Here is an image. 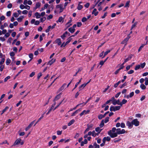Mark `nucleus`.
I'll list each match as a JSON object with an SVG mask.
<instances>
[{"instance_id": "obj_26", "label": "nucleus", "mask_w": 148, "mask_h": 148, "mask_svg": "<svg viewBox=\"0 0 148 148\" xmlns=\"http://www.w3.org/2000/svg\"><path fill=\"white\" fill-rule=\"evenodd\" d=\"M104 120L103 119L102 120L101 123L99 125V126L101 128L103 127L104 125Z\"/></svg>"}, {"instance_id": "obj_51", "label": "nucleus", "mask_w": 148, "mask_h": 148, "mask_svg": "<svg viewBox=\"0 0 148 148\" xmlns=\"http://www.w3.org/2000/svg\"><path fill=\"white\" fill-rule=\"evenodd\" d=\"M129 3H130V1H127V2L126 3L125 5V7H127L129 6Z\"/></svg>"}, {"instance_id": "obj_10", "label": "nucleus", "mask_w": 148, "mask_h": 148, "mask_svg": "<svg viewBox=\"0 0 148 148\" xmlns=\"http://www.w3.org/2000/svg\"><path fill=\"white\" fill-rule=\"evenodd\" d=\"M55 42L56 43L58 44L59 45H61L62 43L61 39L60 38L57 39L55 40Z\"/></svg>"}, {"instance_id": "obj_7", "label": "nucleus", "mask_w": 148, "mask_h": 148, "mask_svg": "<svg viewBox=\"0 0 148 148\" xmlns=\"http://www.w3.org/2000/svg\"><path fill=\"white\" fill-rule=\"evenodd\" d=\"M130 36L129 35H128L127 37L123 40L121 42L123 44H126L129 39L130 38Z\"/></svg>"}, {"instance_id": "obj_64", "label": "nucleus", "mask_w": 148, "mask_h": 148, "mask_svg": "<svg viewBox=\"0 0 148 148\" xmlns=\"http://www.w3.org/2000/svg\"><path fill=\"white\" fill-rule=\"evenodd\" d=\"M145 98V95H143L140 99V100L141 101H143Z\"/></svg>"}, {"instance_id": "obj_49", "label": "nucleus", "mask_w": 148, "mask_h": 148, "mask_svg": "<svg viewBox=\"0 0 148 148\" xmlns=\"http://www.w3.org/2000/svg\"><path fill=\"white\" fill-rule=\"evenodd\" d=\"M10 76H8L7 77H5L4 79V82H6L7 81L8 79H10Z\"/></svg>"}, {"instance_id": "obj_15", "label": "nucleus", "mask_w": 148, "mask_h": 148, "mask_svg": "<svg viewBox=\"0 0 148 148\" xmlns=\"http://www.w3.org/2000/svg\"><path fill=\"white\" fill-rule=\"evenodd\" d=\"M96 11H97L96 9V8L94 9L93 11L92 12V14H94L95 16H97L98 13V12H96Z\"/></svg>"}, {"instance_id": "obj_43", "label": "nucleus", "mask_w": 148, "mask_h": 148, "mask_svg": "<svg viewBox=\"0 0 148 148\" xmlns=\"http://www.w3.org/2000/svg\"><path fill=\"white\" fill-rule=\"evenodd\" d=\"M43 118V116H41L38 120L36 122V123L34 125V126H35L36 124L38 122H39L41 119H42Z\"/></svg>"}, {"instance_id": "obj_31", "label": "nucleus", "mask_w": 148, "mask_h": 148, "mask_svg": "<svg viewBox=\"0 0 148 148\" xmlns=\"http://www.w3.org/2000/svg\"><path fill=\"white\" fill-rule=\"evenodd\" d=\"M86 85V84H85V83L79 86V89L83 88Z\"/></svg>"}, {"instance_id": "obj_40", "label": "nucleus", "mask_w": 148, "mask_h": 148, "mask_svg": "<svg viewBox=\"0 0 148 148\" xmlns=\"http://www.w3.org/2000/svg\"><path fill=\"white\" fill-rule=\"evenodd\" d=\"M70 38L71 37H70L67 39V41L66 42V44H68L72 40V38Z\"/></svg>"}, {"instance_id": "obj_47", "label": "nucleus", "mask_w": 148, "mask_h": 148, "mask_svg": "<svg viewBox=\"0 0 148 148\" xmlns=\"http://www.w3.org/2000/svg\"><path fill=\"white\" fill-rule=\"evenodd\" d=\"M42 74L41 73H38L37 76V78L39 79L40 77L42 76Z\"/></svg>"}, {"instance_id": "obj_14", "label": "nucleus", "mask_w": 148, "mask_h": 148, "mask_svg": "<svg viewBox=\"0 0 148 148\" xmlns=\"http://www.w3.org/2000/svg\"><path fill=\"white\" fill-rule=\"evenodd\" d=\"M68 30L71 33H73L75 31V29L74 28L71 27L69 28Z\"/></svg>"}, {"instance_id": "obj_18", "label": "nucleus", "mask_w": 148, "mask_h": 148, "mask_svg": "<svg viewBox=\"0 0 148 148\" xmlns=\"http://www.w3.org/2000/svg\"><path fill=\"white\" fill-rule=\"evenodd\" d=\"M60 94H61V93H60V94H59L58 95H57L55 97V98L54 99L53 101H56L58 100L59 99H60Z\"/></svg>"}, {"instance_id": "obj_54", "label": "nucleus", "mask_w": 148, "mask_h": 148, "mask_svg": "<svg viewBox=\"0 0 148 148\" xmlns=\"http://www.w3.org/2000/svg\"><path fill=\"white\" fill-rule=\"evenodd\" d=\"M87 20V19L85 17H84L82 19V22H85V21H86Z\"/></svg>"}, {"instance_id": "obj_30", "label": "nucleus", "mask_w": 148, "mask_h": 148, "mask_svg": "<svg viewBox=\"0 0 148 148\" xmlns=\"http://www.w3.org/2000/svg\"><path fill=\"white\" fill-rule=\"evenodd\" d=\"M82 69V68H79L78 69V70L77 71V72L75 74L73 75L74 76H75L77 75V73H79V72L81 71Z\"/></svg>"}, {"instance_id": "obj_20", "label": "nucleus", "mask_w": 148, "mask_h": 148, "mask_svg": "<svg viewBox=\"0 0 148 148\" xmlns=\"http://www.w3.org/2000/svg\"><path fill=\"white\" fill-rule=\"evenodd\" d=\"M75 122V120L73 119L71 120L68 124V126H70L73 124Z\"/></svg>"}, {"instance_id": "obj_22", "label": "nucleus", "mask_w": 148, "mask_h": 148, "mask_svg": "<svg viewBox=\"0 0 148 148\" xmlns=\"http://www.w3.org/2000/svg\"><path fill=\"white\" fill-rule=\"evenodd\" d=\"M82 79V78H81L80 79V80H79V81L78 82H77L76 83V84L75 85V87L73 88V89L72 90V91L73 90L77 87V86L81 82V80Z\"/></svg>"}, {"instance_id": "obj_2", "label": "nucleus", "mask_w": 148, "mask_h": 148, "mask_svg": "<svg viewBox=\"0 0 148 148\" xmlns=\"http://www.w3.org/2000/svg\"><path fill=\"white\" fill-rule=\"evenodd\" d=\"M120 108L121 106H111L110 108V110L111 111H116L119 110L120 109Z\"/></svg>"}, {"instance_id": "obj_13", "label": "nucleus", "mask_w": 148, "mask_h": 148, "mask_svg": "<svg viewBox=\"0 0 148 148\" xmlns=\"http://www.w3.org/2000/svg\"><path fill=\"white\" fill-rule=\"evenodd\" d=\"M111 139L110 138L109 136H107L106 137H104L103 140H105V141L106 142V141H109Z\"/></svg>"}, {"instance_id": "obj_12", "label": "nucleus", "mask_w": 148, "mask_h": 148, "mask_svg": "<svg viewBox=\"0 0 148 148\" xmlns=\"http://www.w3.org/2000/svg\"><path fill=\"white\" fill-rule=\"evenodd\" d=\"M66 84L65 83H64L63 84V85L59 89L58 91L60 92V91H61L62 90H63L64 87L66 86Z\"/></svg>"}, {"instance_id": "obj_23", "label": "nucleus", "mask_w": 148, "mask_h": 148, "mask_svg": "<svg viewBox=\"0 0 148 148\" xmlns=\"http://www.w3.org/2000/svg\"><path fill=\"white\" fill-rule=\"evenodd\" d=\"M102 129H101L99 127H98L95 128V131L98 132L99 133H100Z\"/></svg>"}, {"instance_id": "obj_8", "label": "nucleus", "mask_w": 148, "mask_h": 148, "mask_svg": "<svg viewBox=\"0 0 148 148\" xmlns=\"http://www.w3.org/2000/svg\"><path fill=\"white\" fill-rule=\"evenodd\" d=\"M120 100L119 99L116 100H115L114 101H113V103H112V104L114 105H116V104H117L119 105H120Z\"/></svg>"}, {"instance_id": "obj_61", "label": "nucleus", "mask_w": 148, "mask_h": 148, "mask_svg": "<svg viewBox=\"0 0 148 148\" xmlns=\"http://www.w3.org/2000/svg\"><path fill=\"white\" fill-rule=\"evenodd\" d=\"M10 36V34L8 32L6 33L5 35V36L6 38H8Z\"/></svg>"}, {"instance_id": "obj_16", "label": "nucleus", "mask_w": 148, "mask_h": 148, "mask_svg": "<svg viewBox=\"0 0 148 148\" xmlns=\"http://www.w3.org/2000/svg\"><path fill=\"white\" fill-rule=\"evenodd\" d=\"M89 112V110H87L86 111L85 110H84L80 114V116H82L84 114H86L88 112Z\"/></svg>"}, {"instance_id": "obj_38", "label": "nucleus", "mask_w": 148, "mask_h": 148, "mask_svg": "<svg viewBox=\"0 0 148 148\" xmlns=\"http://www.w3.org/2000/svg\"><path fill=\"white\" fill-rule=\"evenodd\" d=\"M104 117L103 116V115L102 114H100L98 116V118L100 120L102 119V118Z\"/></svg>"}, {"instance_id": "obj_37", "label": "nucleus", "mask_w": 148, "mask_h": 148, "mask_svg": "<svg viewBox=\"0 0 148 148\" xmlns=\"http://www.w3.org/2000/svg\"><path fill=\"white\" fill-rule=\"evenodd\" d=\"M83 8V6L82 5L80 4H78V6L77 7V9L79 10H81Z\"/></svg>"}, {"instance_id": "obj_17", "label": "nucleus", "mask_w": 148, "mask_h": 148, "mask_svg": "<svg viewBox=\"0 0 148 148\" xmlns=\"http://www.w3.org/2000/svg\"><path fill=\"white\" fill-rule=\"evenodd\" d=\"M133 125V124L132 123V122H130L129 121H127V125L129 127H130V128L132 127Z\"/></svg>"}, {"instance_id": "obj_42", "label": "nucleus", "mask_w": 148, "mask_h": 148, "mask_svg": "<svg viewBox=\"0 0 148 148\" xmlns=\"http://www.w3.org/2000/svg\"><path fill=\"white\" fill-rule=\"evenodd\" d=\"M5 60L4 58L2 59L1 61L0 62V65H2V64L4 63Z\"/></svg>"}, {"instance_id": "obj_39", "label": "nucleus", "mask_w": 148, "mask_h": 148, "mask_svg": "<svg viewBox=\"0 0 148 148\" xmlns=\"http://www.w3.org/2000/svg\"><path fill=\"white\" fill-rule=\"evenodd\" d=\"M109 118L108 117H106L105 120H104V123H106L109 121Z\"/></svg>"}, {"instance_id": "obj_45", "label": "nucleus", "mask_w": 148, "mask_h": 148, "mask_svg": "<svg viewBox=\"0 0 148 148\" xmlns=\"http://www.w3.org/2000/svg\"><path fill=\"white\" fill-rule=\"evenodd\" d=\"M40 6V3H36V8H37L39 7Z\"/></svg>"}, {"instance_id": "obj_34", "label": "nucleus", "mask_w": 148, "mask_h": 148, "mask_svg": "<svg viewBox=\"0 0 148 148\" xmlns=\"http://www.w3.org/2000/svg\"><path fill=\"white\" fill-rule=\"evenodd\" d=\"M145 85L147 86L148 85V78L145 77Z\"/></svg>"}, {"instance_id": "obj_50", "label": "nucleus", "mask_w": 148, "mask_h": 148, "mask_svg": "<svg viewBox=\"0 0 148 148\" xmlns=\"http://www.w3.org/2000/svg\"><path fill=\"white\" fill-rule=\"evenodd\" d=\"M46 19V17H44L42 18H41L40 19L41 22L43 23Z\"/></svg>"}, {"instance_id": "obj_48", "label": "nucleus", "mask_w": 148, "mask_h": 148, "mask_svg": "<svg viewBox=\"0 0 148 148\" xmlns=\"http://www.w3.org/2000/svg\"><path fill=\"white\" fill-rule=\"evenodd\" d=\"M12 38L11 37L9 38L7 42L11 43V41L12 40Z\"/></svg>"}, {"instance_id": "obj_35", "label": "nucleus", "mask_w": 148, "mask_h": 148, "mask_svg": "<svg viewBox=\"0 0 148 148\" xmlns=\"http://www.w3.org/2000/svg\"><path fill=\"white\" fill-rule=\"evenodd\" d=\"M110 50H108V51L105 52L104 53V55L102 58H104L108 53H110Z\"/></svg>"}, {"instance_id": "obj_62", "label": "nucleus", "mask_w": 148, "mask_h": 148, "mask_svg": "<svg viewBox=\"0 0 148 148\" xmlns=\"http://www.w3.org/2000/svg\"><path fill=\"white\" fill-rule=\"evenodd\" d=\"M35 74V73L34 72H32L31 73L29 77H33Z\"/></svg>"}, {"instance_id": "obj_5", "label": "nucleus", "mask_w": 148, "mask_h": 148, "mask_svg": "<svg viewBox=\"0 0 148 148\" xmlns=\"http://www.w3.org/2000/svg\"><path fill=\"white\" fill-rule=\"evenodd\" d=\"M132 123L136 126H138L139 125V122L137 119H134L132 121Z\"/></svg>"}, {"instance_id": "obj_52", "label": "nucleus", "mask_w": 148, "mask_h": 148, "mask_svg": "<svg viewBox=\"0 0 148 148\" xmlns=\"http://www.w3.org/2000/svg\"><path fill=\"white\" fill-rule=\"evenodd\" d=\"M13 15L14 17H17L19 16V15L17 13H15L13 14Z\"/></svg>"}, {"instance_id": "obj_33", "label": "nucleus", "mask_w": 148, "mask_h": 148, "mask_svg": "<svg viewBox=\"0 0 148 148\" xmlns=\"http://www.w3.org/2000/svg\"><path fill=\"white\" fill-rule=\"evenodd\" d=\"M63 19V17L62 16H60L59 17L58 20L56 21V22L57 23L58 22H60L62 21Z\"/></svg>"}, {"instance_id": "obj_11", "label": "nucleus", "mask_w": 148, "mask_h": 148, "mask_svg": "<svg viewBox=\"0 0 148 148\" xmlns=\"http://www.w3.org/2000/svg\"><path fill=\"white\" fill-rule=\"evenodd\" d=\"M55 60L56 59H52L51 60L49 61L48 62L47 64H49L50 65H51L55 62Z\"/></svg>"}, {"instance_id": "obj_46", "label": "nucleus", "mask_w": 148, "mask_h": 148, "mask_svg": "<svg viewBox=\"0 0 148 148\" xmlns=\"http://www.w3.org/2000/svg\"><path fill=\"white\" fill-rule=\"evenodd\" d=\"M122 69V68H119L118 69L116 70L114 72V74L116 75L119 72V71L121 70Z\"/></svg>"}, {"instance_id": "obj_6", "label": "nucleus", "mask_w": 148, "mask_h": 148, "mask_svg": "<svg viewBox=\"0 0 148 148\" xmlns=\"http://www.w3.org/2000/svg\"><path fill=\"white\" fill-rule=\"evenodd\" d=\"M63 7V5L62 4H59L57 5L56 6V8H59L60 10V13H61L62 12L63 10V8H62Z\"/></svg>"}, {"instance_id": "obj_21", "label": "nucleus", "mask_w": 148, "mask_h": 148, "mask_svg": "<svg viewBox=\"0 0 148 148\" xmlns=\"http://www.w3.org/2000/svg\"><path fill=\"white\" fill-rule=\"evenodd\" d=\"M35 15L37 18H40V14L38 12H36L35 14Z\"/></svg>"}, {"instance_id": "obj_56", "label": "nucleus", "mask_w": 148, "mask_h": 148, "mask_svg": "<svg viewBox=\"0 0 148 148\" xmlns=\"http://www.w3.org/2000/svg\"><path fill=\"white\" fill-rule=\"evenodd\" d=\"M53 15L52 14H50L47 17V19L49 20L50 19H51L53 18Z\"/></svg>"}, {"instance_id": "obj_36", "label": "nucleus", "mask_w": 148, "mask_h": 148, "mask_svg": "<svg viewBox=\"0 0 148 148\" xmlns=\"http://www.w3.org/2000/svg\"><path fill=\"white\" fill-rule=\"evenodd\" d=\"M10 60L9 58H8L6 62V64L7 65H9L10 62Z\"/></svg>"}, {"instance_id": "obj_19", "label": "nucleus", "mask_w": 148, "mask_h": 148, "mask_svg": "<svg viewBox=\"0 0 148 148\" xmlns=\"http://www.w3.org/2000/svg\"><path fill=\"white\" fill-rule=\"evenodd\" d=\"M132 57V55H130L127 58L125 59V62H127V61L129 60H130L131 59Z\"/></svg>"}, {"instance_id": "obj_44", "label": "nucleus", "mask_w": 148, "mask_h": 148, "mask_svg": "<svg viewBox=\"0 0 148 148\" xmlns=\"http://www.w3.org/2000/svg\"><path fill=\"white\" fill-rule=\"evenodd\" d=\"M145 45L144 43L141 44V45L139 47V51L142 49Z\"/></svg>"}, {"instance_id": "obj_57", "label": "nucleus", "mask_w": 148, "mask_h": 148, "mask_svg": "<svg viewBox=\"0 0 148 148\" xmlns=\"http://www.w3.org/2000/svg\"><path fill=\"white\" fill-rule=\"evenodd\" d=\"M79 31H77L75 32V33L74 34V35H73L71 36H70V37H74V36H75L79 33Z\"/></svg>"}, {"instance_id": "obj_9", "label": "nucleus", "mask_w": 148, "mask_h": 148, "mask_svg": "<svg viewBox=\"0 0 148 148\" xmlns=\"http://www.w3.org/2000/svg\"><path fill=\"white\" fill-rule=\"evenodd\" d=\"M82 109L80 108L79 109H78L76 110L75 111L73 114L71 115L72 116H75L76 114H77L78 112L81 111Z\"/></svg>"}, {"instance_id": "obj_58", "label": "nucleus", "mask_w": 148, "mask_h": 148, "mask_svg": "<svg viewBox=\"0 0 148 148\" xmlns=\"http://www.w3.org/2000/svg\"><path fill=\"white\" fill-rule=\"evenodd\" d=\"M29 57L31 58V59H32L33 58V53L29 54Z\"/></svg>"}, {"instance_id": "obj_55", "label": "nucleus", "mask_w": 148, "mask_h": 148, "mask_svg": "<svg viewBox=\"0 0 148 148\" xmlns=\"http://www.w3.org/2000/svg\"><path fill=\"white\" fill-rule=\"evenodd\" d=\"M82 25V23L79 22L77 23V25L78 27H80Z\"/></svg>"}, {"instance_id": "obj_29", "label": "nucleus", "mask_w": 148, "mask_h": 148, "mask_svg": "<svg viewBox=\"0 0 148 148\" xmlns=\"http://www.w3.org/2000/svg\"><path fill=\"white\" fill-rule=\"evenodd\" d=\"M116 133L117 134H120L121 133V130L120 128H118L116 129Z\"/></svg>"}, {"instance_id": "obj_4", "label": "nucleus", "mask_w": 148, "mask_h": 148, "mask_svg": "<svg viewBox=\"0 0 148 148\" xmlns=\"http://www.w3.org/2000/svg\"><path fill=\"white\" fill-rule=\"evenodd\" d=\"M87 128L85 130L84 132V133L86 134L87 132L89 131L90 130H91V128L93 126V125L92 124L90 125H87Z\"/></svg>"}, {"instance_id": "obj_27", "label": "nucleus", "mask_w": 148, "mask_h": 148, "mask_svg": "<svg viewBox=\"0 0 148 148\" xmlns=\"http://www.w3.org/2000/svg\"><path fill=\"white\" fill-rule=\"evenodd\" d=\"M140 87L142 90H144L146 88V86L144 85V84H142L140 85Z\"/></svg>"}, {"instance_id": "obj_1", "label": "nucleus", "mask_w": 148, "mask_h": 148, "mask_svg": "<svg viewBox=\"0 0 148 148\" xmlns=\"http://www.w3.org/2000/svg\"><path fill=\"white\" fill-rule=\"evenodd\" d=\"M20 144L21 145H22L24 144V142L23 141H21V139L18 138L17 139L14 143L13 144L14 146H15L16 145H18Z\"/></svg>"}, {"instance_id": "obj_41", "label": "nucleus", "mask_w": 148, "mask_h": 148, "mask_svg": "<svg viewBox=\"0 0 148 148\" xmlns=\"http://www.w3.org/2000/svg\"><path fill=\"white\" fill-rule=\"evenodd\" d=\"M64 100H63L58 105H57L53 109V110H55V109H56L57 108H58L59 106L63 102V101Z\"/></svg>"}, {"instance_id": "obj_60", "label": "nucleus", "mask_w": 148, "mask_h": 148, "mask_svg": "<svg viewBox=\"0 0 148 148\" xmlns=\"http://www.w3.org/2000/svg\"><path fill=\"white\" fill-rule=\"evenodd\" d=\"M9 108V107L8 106H6L5 107L4 109L3 110V113H4L7 110H8Z\"/></svg>"}, {"instance_id": "obj_32", "label": "nucleus", "mask_w": 148, "mask_h": 148, "mask_svg": "<svg viewBox=\"0 0 148 148\" xmlns=\"http://www.w3.org/2000/svg\"><path fill=\"white\" fill-rule=\"evenodd\" d=\"M93 146H94L95 148H99V145H97L96 142L94 143Z\"/></svg>"}, {"instance_id": "obj_25", "label": "nucleus", "mask_w": 148, "mask_h": 148, "mask_svg": "<svg viewBox=\"0 0 148 148\" xmlns=\"http://www.w3.org/2000/svg\"><path fill=\"white\" fill-rule=\"evenodd\" d=\"M127 100L123 99L122 100V102L120 103V105L121 106L123 104H125L127 102Z\"/></svg>"}, {"instance_id": "obj_28", "label": "nucleus", "mask_w": 148, "mask_h": 148, "mask_svg": "<svg viewBox=\"0 0 148 148\" xmlns=\"http://www.w3.org/2000/svg\"><path fill=\"white\" fill-rule=\"evenodd\" d=\"M146 63L145 62H144L143 63H141L140 65H139V68L140 67L142 68H143L145 66Z\"/></svg>"}, {"instance_id": "obj_59", "label": "nucleus", "mask_w": 148, "mask_h": 148, "mask_svg": "<svg viewBox=\"0 0 148 148\" xmlns=\"http://www.w3.org/2000/svg\"><path fill=\"white\" fill-rule=\"evenodd\" d=\"M121 126L122 128H124L125 127V125L124 123H122L121 124Z\"/></svg>"}, {"instance_id": "obj_53", "label": "nucleus", "mask_w": 148, "mask_h": 148, "mask_svg": "<svg viewBox=\"0 0 148 148\" xmlns=\"http://www.w3.org/2000/svg\"><path fill=\"white\" fill-rule=\"evenodd\" d=\"M25 6L23 4H21L20 6V8L21 9L25 8Z\"/></svg>"}, {"instance_id": "obj_24", "label": "nucleus", "mask_w": 148, "mask_h": 148, "mask_svg": "<svg viewBox=\"0 0 148 148\" xmlns=\"http://www.w3.org/2000/svg\"><path fill=\"white\" fill-rule=\"evenodd\" d=\"M24 18V16H21L17 19V20L18 22H21L22 21L23 19Z\"/></svg>"}, {"instance_id": "obj_3", "label": "nucleus", "mask_w": 148, "mask_h": 148, "mask_svg": "<svg viewBox=\"0 0 148 148\" xmlns=\"http://www.w3.org/2000/svg\"><path fill=\"white\" fill-rule=\"evenodd\" d=\"M108 134L112 138H114L117 136V133H112L111 130L108 132Z\"/></svg>"}, {"instance_id": "obj_63", "label": "nucleus", "mask_w": 148, "mask_h": 148, "mask_svg": "<svg viewBox=\"0 0 148 148\" xmlns=\"http://www.w3.org/2000/svg\"><path fill=\"white\" fill-rule=\"evenodd\" d=\"M11 15V12L10 11H9L7 12L6 13V15L8 16H10Z\"/></svg>"}]
</instances>
